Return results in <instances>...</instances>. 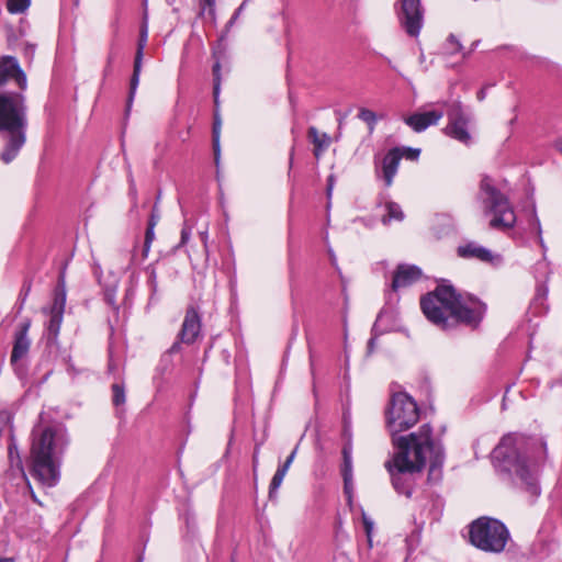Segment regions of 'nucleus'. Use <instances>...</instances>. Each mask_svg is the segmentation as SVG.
<instances>
[{
    "label": "nucleus",
    "mask_w": 562,
    "mask_h": 562,
    "mask_svg": "<svg viewBox=\"0 0 562 562\" xmlns=\"http://www.w3.org/2000/svg\"><path fill=\"white\" fill-rule=\"evenodd\" d=\"M394 452L384 462L392 487L400 495L411 498L427 462L429 484H437L442 479L445 450L434 439L430 424H423L417 431L393 438Z\"/></svg>",
    "instance_id": "nucleus-1"
},
{
    "label": "nucleus",
    "mask_w": 562,
    "mask_h": 562,
    "mask_svg": "<svg viewBox=\"0 0 562 562\" xmlns=\"http://www.w3.org/2000/svg\"><path fill=\"white\" fill-rule=\"evenodd\" d=\"M419 305L426 319L445 331L459 326L475 330L487 312L486 303L473 294H462L447 279H441L432 291L423 294Z\"/></svg>",
    "instance_id": "nucleus-2"
},
{
    "label": "nucleus",
    "mask_w": 562,
    "mask_h": 562,
    "mask_svg": "<svg viewBox=\"0 0 562 562\" xmlns=\"http://www.w3.org/2000/svg\"><path fill=\"white\" fill-rule=\"evenodd\" d=\"M535 449L541 450V456L538 459L544 461L547 459V442L544 440L507 434L493 449L491 460L502 480L514 485L517 477L524 491L537 497L541 490L532 470L533 463L528 456V451Z\"/></svg>",
    "instance_id": "nucleus-3"
},
{
    "label": "nucleus",
    "mask_w": 562,
    "mask_h": 562,
    "mask_svg": "<svg viewBox=\"0 0 562 562\" xmlns=\"http://www.w3.org/2000/svg\"><path fill=\"white\" fill-rule=\"evenodd\" d=\"M68 439L58 426H37L32 431L29 471L34 480L54 487L60 480L61 456Z\"/></svg>",
    "instance_id": "nucleus-4"
},
{
    "label": "nucleus",
    "mask_w": 562,
    "mask_h": 562,
    "mask_svg": "<svg viewBox=\"0 0 562 562\" xmlns=\"http://www.w3.org/2000/svg\"><path fill=\"white\" fill-rule=\"evenodd\" d=\"M27 112L25 93L0 91V137L3 140L0 159L4 164L13 161L26 143Z\"/></svg>",
    "instance_id": "nucleus-5"
},
{
    "label": "nucleus",
    "mask_w": 562,
    "mask_h": 562,
    "mask_svg": "<svg viewBox=\"0 0 562 562\" xmlns=\"http://www.w3.org/2000/svg\"><path fill=\"white\" fill-rule=\"evenodd\" d=\"M477 200L485 215H493L490 227L507 231L515 226L516 214L506 194H504L488 175H483L479 184Z\"/></svg>",
    "instance_id": "nucleus-6"
},
{
    "label": "nucleus",
    "mask_w": 562,
    "mask_h": 562,
    "mask_svg": "<svg viewBox=\"0 0 562 562\" xmlns=\"http://www.w3.org/2000/svg\"><path fill=\"white\" fill-rule=\"evenodd\" d=\"M509 540V530L499 519L481 516L468 525L469 543L483 552L502 553Z\"/></svg>",
    "instance_id": "nucleus-7"
},
{
    "label": "nucleus",
    "mask_w": 562,
    "mask_h": 562,
    "mask_svg": "<svg viewBox=\"0 0 562 562\" xmlns=\"http://www.w3.org/2000/svg\"><path fill=\"white\" fill-rule=\"evenodd\" d=\"M419 417V407L412 396L405 392L394 393L385 411V423L391 434V441L393 442L394 437H401L400 432L416 425Z\"/></svg>",
    "instance_id": "nucleus-8"
},
{
    "label": "nucleus",
    "mask_w": 562,
    "mask_h": 562,
    "mask_svg": "<svg viewBox=\"0 0 562 562\" xmlns=\"http://www.w3.org/2000/svg\"><path fill=\"white\" fill-rule=\"evenodd\" d=\"M202 313L195 304H190L186 308L181 327L176 336V340L167 350L168 355L181 352L182 345L191 346L202 338Z\"/></svg>",
    "instance_id": "nucleus-9"
},
{
    "label": "nucleus",
    "mask_w": 562,
    "mask_h": 562,
    "mask_svg": "<svg viewBox=\"0 0 562 562\" xmlns=\"http://www.w3.org/2000/svg\"><path fill=\"white\" fill-rule=\"evenodd\" d=\"M212 57L214 58V64L212 67L213 75V99H214V115H213V124H212V147L214 153V161L215 165L218 166L221 158V126L222 121L218 113L220 105V93H221V85H222V61L226 58L225 52L222 49H215L212 53Z\"/></svg>",
    "instance_id": "nucleus-10"
},
{
    "label": "nucleus",
    "mask_w": 562,
    "mask_h": 562,
    "mask_svg": "<svg viewBox=\"0 0 562 562\" xmlns=\"http://www.w3.org/2000/svg\"><path fill=\"white\" fill-rule=\"evenodd\" d=\"M394 10L407 35L417 37L422 31L425 15L422 0H397Z\"/></svg>",
    "instance_id": "nucleus-11"
},
{
    "label": "nucleus",
    "mask_w": 562,
    "mask_h": 562,
    "mask_svg": "<svg viewBox=\"0 0 562 562\" xmlns=\"http://www.w3.org/2000/svg\"><path fill=\"white\" fill-rule=\"evenodd\" d=\"M13 82L15 91L25 93L27 90V77L18 59L14 56L3 55L0 57V91L7 90L5 86Z\"/></svg>",
    "instance_id": "nucleus-12"
},
{
    "label": "nucleus",
    "mask_w": 562,
    "mask_h": 562,
    "mask_svg": "<svg viewBox=\"0 0 562 562\" xmlns=\"http://www.w3.org/2000/svg\"><path fill=\"white\" fill-rule=\"evenodd\" d=\"M401 162V155L397 149H389L381 160L374 158V173L378 179H381L385 188L393 184L394 178L397 173Z\"/></svg>",
    "instance_id": "nucleus-13"
},
{
    "label": "nucleus",
    "mask_w": 562,
    "mask_h": 562,
    "mask_svg": "<svg viewBox=\"0 0 562 562\" xmlns=\"http://www.w3.org/2000/svg\"><path fill=\"white\" fill-rule=\"evenodd\" d=\"M32 321L26 317L18 326L13 335V347L10 356V362L12 366L18 364L19 361L24 359L30 351L31 339L27 334L31 327Z\"/></svg>",
    "instance_id": "nucleus-14"
},
{
    "label": "nucleus",
    "mask_w": 562,
    "mask_h": 562,
    "mask_svg": "<svg viewBox=\"0 0 562 562\" xmlns=\"http://www.w3.org/2000/svg\"><path fill=\"white\" fill-rule=\"evenodd\" d=\"M147 41V30L143 29L140 33V38L138 41L137 50L134 58V67H133V74L130 81V91L126 102V110L130 111L131 105L133 103L138 83H139V77L142 71V63H143V56H144V47L146 45Z\"/></svg>",
    "instance_id": "nucleus-15"
},
{
    "label": "nucleus",
    "mask_w": 562,
    "mask_h": 562,
    "mask_svg": "<svg viewBox=\"0 0 562 562\" xmlns=\"http://www.w3.org/2000/svg\"><path fill=\"white\" fill-rule=\"evenodd\" d=\"M422 278V270L414 265H398L393 274L391 288L394 292L407 288Z\"/></svg>",
    "instance_id": "nucleus-16"
},
{
    "label": "nucleus",
    "mask_w": 562,
    "mask_h": 562,
    "mask_svg": "<svg viewBox=\"0 0 562 562\" xmlns=\"http://www.w3.org/2000/svg\"><path fill=\"white\" fill-rule=\"evenodd\" d=\"M443 116L442 111H428V112H416L404 117V123L409 126L414 132L422 133L429 126L436 125Z\"/></svg>",
    "instance_id": "nucleus-17"
},
{
    "label": "nucleus",
    "mask_w": 562,
    "mask_h": 562,
    "mask_svg": "<svg viewBox=\"0 0 562 562\" xmlns=\"http://www.w3.org/2000/svg\"><path fill=\"white\" fill-rule=\"evenodd\" d=\"M457 255L463 259H476L482 262H492L493 255L490 249L474 243L469 241L457 248Z\"/></svg>",
    "instance_id": "nucleus-18"
},
{
    "label": "nucleus",
    "mask_w": 562,
    "mask_h": 562,
    "mask_svg": "<svg viewBox=\"0 0 562 562\" xmlns=\"http://www.w3.org/2000/svg\"><path fill=\"white\" fill-rule=\"evenodd\" d=\"M469 123L470 121L448 122L442 131L447 136L464 145H469L471 143V135L468 131Z\"/></svg>",
    "instance_id": "nucleus-19"
},
{
    "label": "nucleus",
    "mask_w": 562,
    "mask_h": 562,
    "mask_svg": "<svg viewBox=\"0 0 562 562\" xmlns=\"http://www.w3.org/2000/svg\"><path fill=\"white\" fill-rule=\"evenodd\" d=\"M64 313L50 311V317L46 326V342L48 346H55L58 342Z\"/></svg>",
    "instance_id": "nucleus-20"
},
{
    "label": "nucleus",
    "mask_w": 562,
    "mask_h": 562,
    "mask_svg": "<svg viewBox=\"0 0 562 562\" xmlns=\"http://www.w3.org/2000/svg\"><path fill=\"white\" fill-rule=\"evenodd\" d=\"M307 137L314 145L313 154L318 159L329 145V136L326 133L319 134L315 126H310Z\"/></svg>",
    "instance_id": "nucleus-21"
},
{
    "label": "nucleus",
    "mask_w": 562,
    "mask_h": 562,
    "mask_svg": "<svg viewBox=\"0 0 562 562\" xmlns=\"http://www.w3.org/2000/svg\"><path fill=\"white\" fill-rule=\"evenodd\" d=\"M383 206L385 213L381 217V223L384 226H389L392 222H402L405 218V214L398 203L385 201Z\"/></svg>",
    "instance_id": "nucleus-22"
},
{
    "label": "nucleus",
    "mask_w": 562,
    "mask_h": 562,
    "mask_svg": "<svg viewBox=\"0 0 562 562\" xmlns=\"http://www.w3.org/2000/svg\"><path fill=\"white\" fill-rule=\"evenodd\" d=\"M66 305V281L65 272H60L54 291V303L50 311L64 313Z\"/></svg>",
    "instance_id": "nucleus-23"
},
{
    "label": "nucleus",
    "mask_w": 562,
    "mask_h": 562,
    "mask_svg": "<svg viewBox=\"0 0 562 562\" xmlns=\"http://www.w3.org/2000/svg\"><path fill=\"white\" fill-rule=\"evenodd\" d=\"M443 105L447 106L446 114L448 122L470 121V115L465 112L461 101L445 102Z\"/></svg>",
    "instance_id": "nucleus-24"
},
{
    "label": "nucleus",
    "mask_w": 562,
    "mask_h": 562,
    "mask_svg": "<svg viewBox=\"0 0 562 562\" xmlns=\"http://www.w3.org/2000/svg\"><path fill=\"white\" fill-rule=\"evenodd\" d=\"M117 284L105 285L103 288V300L111 307L113 313L117 316L120 313V305L116 303Z\"/></svg>",
    "instance_id": "nucleus-25"
},
{
    "label": "nucleus",
    "mask_w": 562,
    "mask_h": 562,
    "mask_svg": "<svg viewBox=\"0 0 562 562\" xmlns=\"http://www.w3.org/2000/svg\"><path fill=\"white\" fill-rule=\"evenodd\" d=\"M112 391V403L115 407H120L125 404L126 394L124 383H113L111 386Z\"/></svg>",
    "instance_id": "nucleus-26"
},
{
    "label": "nucleus",
    "mask_w": 562,
    "mask_h": 562,
    "mask_svg": "<svg viewBox=\"0 0 562 562\" xmlns=\"http://www.w3.org/2000/svg\"><path fill=\"white\" fill-rule=\"evenodd\" d=\"M8 457H9L11 467H16L24 474L22 458L20 456L18 446L13 440L9 443Z\"/></svg>",
    "instance_id": "nucleus-27"
},
{
    "label": "nucleus",
    "mask_w": 562,
    "mask_h": 562,
    "mask_svg": "<svg viewBox=\"0 0 562 562\" xmlns=\"http://www.w3.org/2000/svg\"><path fill=\"white\" fill-rule=\"evenodd\" d=\"M31 289H32V281L31 280H25L23 282V285L20 290V293H19V296H18V301H16V304H15V308H16V314H20L23 308H24V304L27 300V296L31 292Z\"/></svg>",
    "instance_id": "nucleus-28"
},
{
    "label": "nucleus",
    "mask_w": 562,
    "mask_h": 562,
    "mask_svg": "<svg viewBox=\"0 0 562 562\" xmlns=\"http://www.w3.org/2000/svg\"><path fill=\"white\" fill-rule=\"evenodd\" d=\"M31 5V0H7V10L11 14L24 13Z\"/></svg>",
    "instance_id": "nucleus-29"
},
{
    "label": "nucleus",
    "mask_w": 562,
    "mask_h": 562,
    "mask_svg": "<svg viewBox=\"0 0 562 562\" xmlns=\"http://www.w3.org/2000/svg\"><path fill=\"white\" fill-rule=\"evenodd\" d=\"M286 472L283 471V469H277L274 475L271 479L270 485H269V498L273 499L277 496V491L280 487V485L283 482V479L285 476Z\"/></svg>",
    "instance_id": "nucleus-30"
},
{
    "label": "nucleus",
    "mask_w": 562,
    "mask_h": 562,
    "mask_svg": "<svg viewBox=\"0 0 562 562\" xmlns=\"http://www.w3.org/2000/svg\"><path fill=\"white\" fill-rule=\"evenodd\" d=\"M358 117L367 123L370 132H372L376 125L378 116L376 114L367 108H360L358 112Z\"/></svg>",
    "instance_id": "nucleus-31"
},
{
    "label": "nucleus",
    "mask_w": 562,
    "mask_h": 562,
    "mask_svg": "<svg viewBox=\"0 0 562 562\" xmlns=\"http://www.w3.org/2000/svg\"><path fill=\"white\" fill-rule=\"evenodd\" d=\"M393 149H397V153L401 155V159L405 158L411 161H417L420 156V149L419 148H413V147H393Z\"/></svg>",
    "instance_id": "nucleus-32"
},
{
    "label": "nucleus",
    "mask_w": 562,
    "mask_h": 562,
    "mask_svg": "<svg viewBox=\"0 0 562 562\" xmlns=\"http://www.w3.org/2000/svg\"><path fill=\"white\" fill-rule=\"evenodd\" d=\"M147 271H148L147 283L150 289V300H153L154 296L158 292L157 272H156L155 268H150V267L147 268Z\"/></svg>",
    "instance_id": "nucleus-33"
},
{
    "label": "nucleus",
    "mask_w": 562,
    "mask_h": 562,
    "mask_svg": "<svg viewBox=\"0 0 562 562\" xmlns=\"http://www.w3.org/2000/svg\"><path fill=\"white\" fill-rule=\"evenodd\" d=\"M215 2L216 0H199L200 13L207 11L212 19H215Z\"/></svg>",
    "instance_id": "nucleus-34"
},
{
    "label": "nucleus",
    "mask_w": 562,
    "mask_h": 562,
    "mask_svg": "<svg viewBox=\"0 0 562 562\" xmlns=\"http://www.w3.org/2000/svg\"><path fill=\"white\" fill-rule=\"evenodd\" d=\"M362 524H363V528L366 531L368 544L371 548L372 547V532H373L374 524L366 514L362 515Z\"/></svg>",
    "instance_id": "nucleus-35"
},
{
    "label": "nucleus",
    "mask_w": 562,
    "mask_h": 562,
    "mask_svg": "<svg viewBox=\"0 0 562 562\" xmlns=\"http://www.w3.org/2000/svg\"><path fill=\"white\" fill-rule=\"evenodd\" d=\"M154 229H155V226H151V225H147V227H146L145 240H144V254L145 255H147L150 244L155 238Z\"/></svg>",
    "instance_id": "nucleus-36"
},
{
    "label": "nucleus",
    "mask_w": 562,
    "mask_h": 562,
    "mask_svg": "<svg viewBox=\"0 0 562 562\" xmlns=\"http://www.w3.org/2000/svg\"><path fill=\"white\" fill-rule=\"evenodd\" d=\"M340 471L344 481L352 479V461H342Z\"/></svg>",
    "instance_id": "nucleus-37"
},
{
    "label": "nucleus",
    "mask_w": 562,
    "mask_h": 562,
    "mask_svg": "<svg viewBox=\"0 0 562 562\" xmlns=\"http://www.w3.org/2000/svg\"><path fill=\"white\" fill-rule=\"evenodd\" d=\"M448 43L451 45V48H450L451 54L459 53L462 49V45L460 44V42L453 34H450L448 36Z\"/></svg>",
    "instance_id": "nucleus-38"
},
{
    "label": "nucleus",
    "mask_w": 562,
    "mask_h": 562,
    "mask_svg": "<svg viewBox=\"0 0 562 562\" xmlns=\"http://www.w3.org/2000/svg\"><path fill=\"white\" fill-rule=\"evenodd\" d=\"M190 235H191V228L189 226L184 225L183 228L181 229L180 243L177 247L179 248V247L184 246L189 241Z\"/></svg>",
    "instance_id": "nucleus-39"
},
{
    "label": "nucleus",
    "mask_w": 562,
    "mask_h": 562,
    "mask_svg": "<svg viewBox=\"0 0 562 562\" xmlns=\"http://www.w3.org/2000/svg\"><path fill=\"white\" fill-rule=\"evenodd\" d=\"M159 218H160L159 211H158L157 205L155 204L151 209L147 225L156 226Z\"/></svg>",
    "instance_id": "nucleus-40"
},
{
    "label": "nucleus",
    "mask_w": 562,
    "mask_h": 562,
    "mask_svg": "<svg viewBox=\"0 0 562 562\" xmlns=\"http://www.w3.org/2000/svg\"><path fill=\"white\" fill-rule=\"evenodd\" d=\"M342 453V461H352L351 453H352V445L351 442H347L341 450Z\"/></svg>",
    "instance_id": "nucleus-41"
},
{
    "label": "nucleus",
    "mask_w": 562,
    "mask_h": 562,
    "mask_svg": "<svg viewBox=\"0 0 562 562\" xmlns=\"http://www.w3.org/2000/svg\"><path fill=\"white\" fill-rule=\"evenodd\" d=\"M297 451V446L294 448V450L290 453V456L286 458L283 464L279 465V469H283L284 472H288L291 463L293 462L295 454Z\"/></svg>",
    "instance_id": "nucleus-42"
},
{
    "label": "nucleus",
    "mask_w": 562,
    "mask_h": 562,
    "mask_svg": "<svg viewBox=\"0 0 562 562\" xmlns=\"http://www.w3.org/2000/svg\"><path fill=\"white\" fill-rule=\"evenodd\" d=\"M344 493L348 495L349 498H351L352 494V479H348L347 481H344Z\"/></svg>",
    "instance_id": "nucleus-43"
},
{
    "label": "nucleus",
    "mask_w": 562,
    "mask_h": 562,
    "mask_svg": "<svg viewBox=\"0 0 562 562\" xmlns=\"http://www.w3.org/2000/svg\"><path fill=\"white\" fill-rule=\"evenodd\" d=\"M333 184H334V176L330 175L327 179V188H326V193H327L328 199L331 196Z\"/></svg>",
    "instance_id": "nucleus-44"
},
{
    "label": "nucleus",
    "mask_w": 562,
    "mask_h": 562,
    "mask_svg": "<svg viewBox=\"0 0 562 562\" xmlns=\"http://www.w3.org/2000/svg\"><path fill=\"white\" fill-rule=\"evenodd\" d=\"M221 357H222V360L224 361L225 364H229L231 363V352L227 350V349H223L221 351Z\"/></svg>",
    "instance_id": "nucleus-45"
},
{
    "label": "nucleus",
    "mask_w": 562,
    "mask_h": 562,
    "mask_svg": "<svg viewBox=\"0 0 562 562\" xmlns=\"http://www.w3.org/2000/svg\"><path fill=\"white\" fill-rule=\"evenodd\" d=\"M245 4H246V1H244V2L238 7V9H237V10L235 11V13L233 14V16H232V19H231L229 23H234V22H235V20L238 18L239 13H240V12H241V10L244 9Z\"/></svg>",
    "instance_id": "nucleus-46"
},
{
    "label": "nucleus",
    "mask_w": 562,
    "mask_h": 562,
    "mask_svg": "<svg viewBox=\"0 0 562 562\" xmlns=\"http://www.w3.org/2000/svg\"><path fill=\"white\" fill-rule=\"evenodd\" d=\"M258 454H259V448L256 447L255 449V452H254V456H252V467H254V471H256L257 467H258Z\"/></svg>",
    "instance_id": "nucleus-47"
},
{
    "label": "nucleus",
    "mask_w": 562,
    "mask_h": 562,
    "mask_svg": "<svg viewBox=\"0 0 562 562\" xmlns=\"http://www.w3.org/2000/svg\"><path fill=\"white\" fill-rule=\"evenodd\" d=\"M485 95H486V92H485V89H484V88H482V89L477 92V94H476V97H477V100H479V101H483V100L485 99Z\"/></svg>",
    "instance_id": "nucleus-48"
},
{
    "label": "nucleus",
    "mask_w": 562,
    "mask_h": 562,
    "mask_svg": "<svg viewBox=\"0 0 562 562\" xmlns=\"http://www.w3.org/2000/svg\"><path fill=\"white\" fill-rule=\"evenodd\" d=\"M294 151H295V148H294V146H292V148H291V150H290V159H289V166H290V169H291V168H292V166H293Z\"/></svg>",
    "instance_id": "nucleus-49"
},
{
    "label": "nucleus",
    "mask_w": 562,
    "mask_h": 562,
    "mask_svg": "<svg viewBox=\"0 0 562 562\" xmlns=\"http://www.w3.org/2000/svg\"><path fill=\"white\" fill-rule=\"evenodd\" d=\"M112 72V65L106 64L103 70V77H108Z\"/></svg>",
    "instance_id": "nucleus-50"
},
{
    "label": "nucleus",
    "mask_w": 562,
    "mask_h": 562,
    "mask_svg": "<svg viewBox=\"0 0 562 562\" xmlns=\"http://www.w3.org/2000/svg\"><path fill=\"white\" fill-rule=\"evenodd\" d=\"M108 369H109V371H114L115 370V364L113 363L112 353L111 352H110V357H109Z\"/></svg>",
    "instance_id": "nucleus-51"
},
{
    "label": "nucleus",
    "mask_w": 562,
    "mask_h": 562,
    "mask_svg": "<svg viewBox=\"0 0 562 562\" xmlns=\"http://www.w3.org/2000/svg\"><path fill=\"white\" fill-rule=\"evenodd\" d=\"M374 344H375V338L374 337L370 338L368 341V349L370 352L373 350Z\"/></svg>",
    "instance_id": "nucleus-52"
},
{
    "label": "nucleus",
    "mask_w": 562,
    "mask_h": 562,
    "mask_svg": "<svg viewBox=\"0 0 562 562\" xmlns=\"http://www.w3.org/2000/svg\"><path fill=\"white\" fill-rule=\"evenodd\" d=\"M0 562H14V558H0Z\"/></svg>",
    "instance_id": "nucleus-53"
},
{
    "label": "nucleus",
    "mask_w": 562,
    "mask_h": 562,
    "mask_svg": "<svg viewBox=\"0 0 562 562\" xmlns=\"http://www.w3.org/2000/svg\"><path fill=\"white\" fill-rule=\"evenodd\" d=\"M113 59H114L113 55H112V54H109V56H108V60H106V64L112 65Z\"/></svg>",
    "instance_id": "nucleus-54"
},
{
    "label": "nucleus",
    "mask_w": 562,
    "mask_h": 562,
    "mask_svg": "<svg viewBox=\"0 0 562 562\" xmlns=\"http://www.w3.org/2000/svg\"><path fill=\"white\" fill-rule=\"evenodd\" d=\"M31 496H32V499L35 502V503H40L35 493L31 490Z\"/></svg>",
    "instance_id": "nucleus-55"
},
{
    "label": "nucleus",
    "mask_w": 562,
    "mask_h": 562,
    "mask_svg": "<svg viewBox=\"0 0 562 562\" xmlns=\"http://www.w3.org/2000/svg\"><path fill=\"white\" fill-rule=\"evenodd\" d=\"M133 199H134V206H136V193L135 192L133 193Z\"/></svg>",
    "instance_id": "nucleus-56"
},
{
    "label": "nucleus",
    "mask_w": 562,
    "mask_h": 562,
    "mask_svg": "<svg viewBox=\"0 0 562 562\" xmlns=\"http://www.w3.org/2000/svg\"><path fill=\"white\" fill-rule=\"evenodd\" d=\"M559 150L562 153V140L559 143Z\"/></svg>",
    "instance_id": "nucleus-57"
},
{
    "label": "nucleus",
    "mask_w": 562,
    "mask_h": 562,
    "mask_svg": "<svg viewBox=\"0 0 562 562\" xmlns=\"http://www.w3.org/2000/svg\"><path fill=\"white\" fill-rule=\"evenodd\" d=\"M381 205H382V201H379V202L376 203V206H381Z\"/></svg>",
    "instance_id": "nucleus-58"
}]
</instances>
